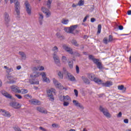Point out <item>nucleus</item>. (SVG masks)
Instances as JSON below:
<instances>
[{
    "label": "nucleus",
    "mask_w": 131,
    "mask_h": 131,
    "mask_svg": "<svg viewBox=\"0 0 131 131\" xmlns=\"http://www.w3.org/2000/svg\"><path fill=\"white\" fill-rule=\"evenodd\" d=\"M39 76V74L37 73H33L32 75H31V77H32V79H30L29 80L30 83L31 84H39V82L38 81H35L34 78H35V77H38Z\"/></svg>",
    "instance_id": "20e7f679"
},
{
    "label": "nucleus",
    "mask_w": 131,
    "mask_h": 131,
    "mask_svg": "<svg viewBox=\"0 0 131 131\" xmlns=\"http://www.w3.org/2000/svg\"><path fill=\"white\" fill-rule=\"evenodd\" d=\"M88 77L90 79V80H92V81H94V82H96V83H98L99 84V82L100 80V79L95 77V74H89L88 75Z\"/></svg>",
    "instance_id": "1a4fd4ad"
},
{
    "label": "nucleus",
    "mask_w": 131,
    "mask_h": 131,
    "mask_svg": "<svg viewBox=\"0 0 131 131\" xmlns=\"http://www.w3.org/2000/svg\"><path fill=\"white\" fill-rule=\"evenodd\" d=\"M122 116V113L121 112H119V114L117 115V117L120 118Z\"/></svg>",
    "instance_id": "13d9d810"
},
{
    "label": "nucleus",
    "mask_w": 131,
    "mask_h": 131,
    "mask_svg": "<svg viewBox=\"0 0 131 131\" xmlns=\"http://www.w3.org/2000/svg\"><path fill=\"white\" fill-rule=\"evenodd\" d=\"M73 103L74 105V106H76V107H77V106L78 105V104L79 103V102H78V101L76 100H73Z\"/></svg>",
    "instance_id": "ea45409f"
},
{
    "label": "nucleus",
    "mask_w": 131,
    "mask_h": 131,
    "mask_svg": "<svg viewBox=\"0 0 131 131\" xmlns=\"http://www.w3.org/2000/svg\"><path fill=\"white\" fill-rule=\"evenodd\" d=\"M16 69H17V70H20V69H21V66H17Z\"/></svg>",
    "instance_id": "338daca9"
},
{
    "label": "nucleus",
    "mask_w": 131,
    "mask_h": 131,
    "mask_svg": "<svg viewBox=\"0 0 131 131\" xmlns=\"http://www.w3.org/2000/svg\"><path fill=\"white\" fill-rule=\"evenodd\" d=\"M4 21L6 24H8L10 22V15L7 12H5L4 13Z\"/></svg>",
    "instance_id": "dca6fc26"
},
{
    "label": "nucleus",
    "mask_w": 131,
    "mask_h": 131,
    "mask_svg": "<svg viewBox=\"0 0 131 131\" xmlns=\"http://www.w3.org/2000/svg\"><path fill=\"white\" fill-rule=\"evenodd\" d=\"M78 108H79L80 109H81L82 110H83L84 109V107H83V105L80 104V103H79V104L76 106Z\"/></svg>",
    "instance_id": "e433bc0d"
},
{
    "label": "nucleus",
    "mask_w": 131,
    "mask_h": 131,
    "mask_svg": "<svg viewBox=\"0 0 131 131\" xmlns=\"http://www.w3.org/2000/svg\"><path fill=\"white\" fill-rule=\"evenodd\" d=\"M52 2H53V0H48L47 3V8H48V9L51 8V5H52Z\"/></svg>",
    "instance_id": "bb28decb"
},
{
    "label": "nucleus",
    "mask_w": 131,
    "mask_h": 131,
    "mask_svg": "<svg viewBox=\"0 0 131 131\" xmlns=\"http://www.w3.org/2000/svg\"><path fill=\"white\" fill-rule=\"evenodd\" d=\"M69 66L71 69H72L73 68V61H71L69 62Z\"/></svg>",
    "instance_id": "c9c22d12"
},
{
    "label": "nucleus",
    "mask_w": 131,
    "mask_h": 131,
    "mask_svg": "<svg viewBox=\"0 0 131 131\" xmlns=\"http://www.w3.org/2000/svg\"><path fill=\"white\" fill-rule=\"evenodd\" d=\"M119 30H122L123 29V26H119Z\"/></svg>",
    "instance_id": "e2e57ef3"
},
{
    "label": "nucleus",
    "mask_w": 131,
    "mask_h": 131,
    "mask_svg": "<svg viewBox=\"0 0 131 131\" xmlns=\"http://www.w3.org/2000/svg\"><path fill=\"white\" fill-rule=\"evenodd\" d=\"M70 97L69 96H64V98L61 99L62 101H64L65 102H67V101H70Z\"/></svg>",
    "instance_id": "a878e982"
},
{
    "label": "nucleus",
    "mask_w": 131,
    "mask_h": 131,
    "mask_svg": "<svg viewBox=\"0 0 131 131\" xmlns=\"http://www.w3.org/2000/svg\"><path fill=\"white\" fill-rule=\"evenodd\" d=\"M118 89L120 91H122L123 93H125V91H126V88H124V86L123 85H119L118 86Z\"/></svg>",
    "instance_id": "5701e85b"
},
{
    "label": "nucleus",
    "mask_w": 131,
    "mask_h": 131,
    "mask_svg": "<svg viewBox=\"0 0 131 131\" xmlns=\"http://www.w3.org/2000/svg\"><path fill=\"white\" fill-rule=\"evenodd\" d=\"M103 43H105V45H107L108 42H110L109 40L106 37L104 38L103 39Z\"/></svg>",
    "instance_id": "f704fd0d"
},
{
    "label": "nucleus",
    "mask_w": 131,
    "mask_h": 131,
    "mask_svg": "<svg viewBox=\"0 0 131 131\" xmlns=\"http://www.w3.org/2000/svg\"><path fill=\"white\" fill-rule=\"evenodd\" d=\"M10 106L15 108V109H18V108H20V103L16 102H12L10 103Z\"/></svg>",
    "instance_id": "f3484780"
},
{
    "label": "nucleus",
    "mask_w": 131,
    "mask_h": 131,
    "mask_svg": "<svg viewBox=\"0 0 131 131\" xmlns=\"http://www.w3.org/2000/svg\"><path fill=\"white\" fill-rule=\"evenodd\" d=\"M100 60H99V59H96V58H94V59H93V62L94 63V64H96V65H97L100 61Z\"/></svg>",
    "instance_id": "4c0bfd02"
},
{
    "label": "nucleus",
    "mask_w": 131,
    "mask_h": 131,
    "mask_svg": "<svg viewBox=\"0 0 131 131\" xmlns=\"http://www.w3.org/2000/svg\"><path fill=\"white\" fill-rule=\"evenodd\" d=\"M40 75L42 76V78L45 82L50 83V79L47 77V74L46 72H42L40 74Z\"/></svg>",
    "instance_id": "ddd939ff"
},
{
    "label": "nucleus",
    "mask_w": 131,
    "mask_h": 131,
    "mask_svg": "<svg viewBox=\"0 0 131 131\" xmlns=\"http://www.w3.org/2000/svg\"><path fill=\"white\" fill-rule=\"evenodd\" d=\"M74 56H76V57H80V54H79L77 52H75L74 53Z\"/></svg>",
    "instance_id": "09e8293b"
},
{
    "label": "nucleus",
    "mask_w": 131,
    "mask_h": 131,
    "mask_svg": "<svg viewBox=\"0 0 131 131\" xmlns=\"http://www.w3.org/2000/svg\"><path fill=\"white\" fill-rule=\"evenodd\" d=\"M52 126L53 127H59V125L56 124V123H54L52 125Z\"/></svg>",
    "instance_id": "6e6d98bb"
},
{
    "label": "nucleus",
    "mask_w": 131,
    "mask_h": 131,
    "mask_svg": "<svg viewBox=\"0 0 131 131\" xmlns=\"http://www.w3.org/2000/svg\"><path fill=\"white\" fill-rule=\"evenodd\" d=\"M62 48L63 49H64L66 52H68L69 54H71V55H73V51L72 50V49L67 46L66 45H63L62 46Z\"/></svg>",
    "instance_id": "2eb2a0df"
},
{
    "label": "nucleus",
    "mask_w": 131,
    "mask_h": 131,
    "mask_svg": "<svg viewBox=\"0 0 131 131\" xmlns=\"http://www.w3.org/2000/svg\"><path fill=\"white\" fill-rule=\"evenodd\" d=\"M37 110L39 112H40L41 113H47V111L43 110V108L41 107H37Z\"/></svg>",
    "instance_id": "393cba45"
},
{
    "label": "nucleus",
    "mask_w": 131,
    "mask_h": 131,
    "mask_svg": "<svg viewBox=\"0 0 131 131\" xmlns=\"http://www.w3.org/2000/svg\"><path fill=\"white\" fill-rule=\"evenodd\" d=\"M98 84H102V86H105V88H110L111 85L113 84L112 81H107L106 82H103L102 80H100Z\"/></svg>",
    "instance_id": "6e6552de"
},
{
    "label": "nucleus",
    "mask_w": 131,
    "mask_h": 131,
    "mask_svg": "<svg viewBox=\"0 0 131 131\" xmlns=\"http://www.w3.org/2000/svg\"><path fill=\"white\" fill-rule=\"evenodd\" d=\"M20 91L22 94H27V93H28V90L26 89H21Z\"/></svg>",
    "instance_id": "a19ab883"
},
{
    "label": "nucleus",
    "mask_w": 131,
    "mask_h": 131,
    "mask_svg": "<svg viewBox=\"0 0 131 131\" xmlns=\"http://www.w3.org/2000/svg\"><path fill=\"white\" fill-rule=\"evenodd\" d=\"M54 95H56V90L54 89H51L47 91V95L49 98V100L53 102L55 100Z\"/></svg>",
    "instance_id": "f03ea898"
},
{
    "label": "nucleus",
    "mask_w": 131,
    "mask_h": 131,
    "mask_svg": "<svg viewBox=\"0 0 131 131\" xmlns=\"http://www.w3.org/2000/svg\"><path fill=\"white\" fill-rule=\"evenodd\" d=\"M25 5L27 14L28 15H31V7H30V5H29V3L27 1L25 2Z\"/></svg>",
    "instance_id": "f8f14e48"
},
{
    "label": "nucleus",
    "mask_w": 131,
    "mask_h": 131,
    "mask_svg": "<svg viewBox=\"0 0 131 131\" xmlns=\"http://www.w3.org/2000/svg\"><path fill=\"white\" fill-rule=\"evenodd\" d=\"M99 110L100 111H101V112H102L103 115H104L105 117H107V118H111V115L110 114V113H109L107 108H105L102 107V106H100Z\"/></svg>",
    "instance_id": "423d86ee"
},
{
    "label": "nucleus",
    "mask_w": 131,
    "mask_h": 131,
    "mask_svg": "<svg viewBox=\"0 0 131 131\" xmlns=\"http://www.w3.org/2000/svg\"><path fill=\"white\" fill-rule=\"evenodd\" d=\"M71 42L72 45H74V46H75V47H79V44L77 43V41H76V40H72L71 41Z\"/></svg>",
    "instance_id": "c85d7f7f"
},
{
    "label": "nucleus",
    "mask_w": 131,
    "mask_h": 131,
    "mask_svg": "<svg viewBox=\"0 0 131 131\" xmlns=\"http://www.w3.org/2000/svg\"><path fill=\"white\" fill-rule=\"evenodd\" d=\"M76 73L78 74L79 73V67H78V66H76Z\"/></svg>",
    "instance_id": "5fc2aeb1"
},
{
    "label": "nucleus",
    "mask_w": 131,
    "mask_h": 131,
    "mask_svg": "<svg viewBox=\"0 0 131 131\" xmlns=\"http://www.w3.org/2000/svg\"><path fill=\"white\" fill-rule=\"evenodd\" d=\"M56 36H57L58 38H60V37H62V36H61V35L60 34V33H56Z\"/></svg>",
    "instance_id": "bf43d9fd"
},
{
    "label": "nucleus",
    "mask_w": 131,
    "mask_h": 131,
    "mask_svg": "<svg viewBox=\"0 0 131 131\" xmlns=\"http://www.w3.org/2000/svg\"><path fill=\"white\" fill-rule=\"evenodd\" d=\"M69 22V20L68 19H65L64 18L62 19L61 21V23L62 24H64V25H67Z\"/></svg>",
    "instance_id": "c756f323"
},
{
    "label": "nucleus",
    "mask_w": 131,
    "mask_h": 131,
    "mask_svg": "<svg viewBox=\"0 0 131 131\" xmlns=\"http://www.w3.org/2000/svg\"><path fill=\"white\" fill-rule=\"evenodd\" d=\"M39 129H40V130H42V131H48V130H47V129H46L42 127H39Z\"/></svg>",
    "instance_id": "4d7b16f0"
},
{
    "label": "nucleus",
    "mask_w": 131,
    "mask_h": 131,
    "mask_svg": "<svg viewBox=\"0 0 131 131\" xmlns=\"http://www.w3.org/2000/svg\"><path fill=\"white\" fill-rule=\"evenodd\" d=\"M74 93H75V96H76V97H78V91H77V90L75 89L74 90Z\"/></svg>",
    "instance_id": "49530a36"
},
{
    "label": "nucleus",
    "mask_w": 131,
    "mask_h": 131,
    "mask_svg": "<svg viewBox=\"0 0 131 131\" xmlns=\"http://www.w3.org/2000/svg\"><path fill=\"white\" fill-rule=\"evenodd\" d=\"M1 93L2 95L6 98H8L9 99H12V95H10V94L8 93V92H7L6 91H2Z\"/></svg>",
    "instance_id": "412c9836"
},
{
    "label": "nucleus",
    "mask_w": 131,
    "mask_h": 131,
    "mask_svg": "<svg viewBox=\"0 0 131 131\" xmlns=\"http://www.w3.org/2000/svg\"><path fill=\"white\" fill-rule=\"evenodd\" d=\"M30 102L32 103V105H40V104H41L40 101L36 99H32L30 100Z\"/></svg>",
    "instance_id": "6ab92c4d"
},
{
    "label": "nucleus",
    "mask_w": 131,
    "mask_h": 131,
    "mask_svg": "<svg viewBox=\"0 0 131 131\" xmlns=\"http://www.w3.org/2000/svg\"><path fill=\"white\" fill-rule=\"evenodd\" d=\"M83 5H84V1L82 0H80L78 3V6H79L80 7L81 6H83Z\"/></svg>",
    "instance_id": "2f4dec72"
},
{
    "label": "nucleus",
    "mask_w": 131,
    "mask_h": 131,
    "mask_svg": "<svg viewBox=\"0 0 131 131\" xmlns=\"http://www.w3.org/2000/svg\"><path fill=\"white\" fill-rule=\"evenodd\" d=\"M53 59L54 60L55 64H56L57 66H61V63H60V59L56 53L53 54Z\"/></svg>",
    "instance_id": "9b49d317"
},
{
    "label": "nucleus",
    "mask_w": 131,
    "mask_h": 131,
    "mask_svg": "<svg viewBox=\"0 0 131 131\" xmlns=\"http://www.w3.org/2000/svg\"><path fill=\"white\" fill-rule=\"evenodd\" d=\"M63 74L66 76L67 79L70 81H75V77L66 70V68H63Z\"/></svg>",
    "instance_id": "f257e3e1"
},
{
    "label": "nucleus",
    "mask_w": 131,
    "mask_h": 131,
    "mask_svg": "<svg viewBox=\"0 0 131 131\" xmlns=\"http://www.w3.org/2000/svg\"><path fill=\"white\" fill-rule=\"evenodd\" d=\"M78 27V25H73L71 26L70 27L64 28V31L67 33H72L73 34V31Z\"/></svg>",
    "instance_id": "39448f33"
},
{
    "label": "nucleus",
    "mask_w": 131,
    "mask_h": 131,
    "mask_svg": "<svg viewBox=\"0 0 131 131\" xmlns=\"http://www.w3.org/2000/svg\"><path fill=\"white\" fill-rule=\"evenodd\" d=\"M4 68H5V69H6V70H7V71H9V69H10L9 67L6 66H4Z\"/></svg>",
    "instance_id": "0e129e2a"
},
{
    "label": "nucleus",
    "mask_w": 131,
    "mask_h": 131,
    "mask_svg": "<svg viewBox=\"0 0 131 131\" xmlns=\"http://www.w3.org/2000/svg\"><path fill=\"white\" fill-rule=\"evenodd\" d=\"M0 112H2V115L5 116L6 117H11V114L9 112H7L4 110H1Z\"/></svg>",
    "instance_id": "a211bd4d"
},
{
    "label": "nucleus",
    "mask_w": 131,
    "mask_h": 131,
    "mask_svg": "<svg viewBox=\"0 0 131 131\" xmlns=\"http://www.w3.org/2000/svg\"><path fill=\"white\" fill-rule=\"evenodd\" d=\"M14 71V70H13L12 68H10L9 69L8 71H6V72H7V73H10V72H13Z\"/></svg>",
    "instance_id": "de8ad7c7"
},
{
    "label": "nucleus",
    "mask_w": 131,
    "mask_h": 131,
    "mask_svg": "<svg viewBox=\"0 0 131 131\" xmlns=\"http://www.w3.org/2000/svg\"><path fill=\"white\" fill-rule=\"evenodd\" d=\"M41 11L42 12H43V13H45V14H46L47 18H49V17L51 16V12L50 11V10H49V9L45 7H42Z\"/></svg>",
    "instance_id": "4468645a"
},
{
    "label": "nucleus",
    "mask_w": 131,
    "mask_h": 131,
    "mask_svg": "<svg viewBox=\"0 0 131 131\" xmlns=\"http://www.w3.org/2000/svg\"><path fill=\"white\" fill-rule=\"evenodd\" d=\"M89 60H92V61H93L95 58L93 55H90L89 56Z\"/></svg>",
    "instance_id": "37998d69"
},
{
    "label": "nucleus",
    "mask_w": 131,
    "mask_h": 131,
    "mask_svg": "<svg viewBox=\"0 0 131 131\" xmlns=\"http://www.w3.org/2000/svg\"><path fill=\"white\" fill-rule=\"evenodd\" d=\"M97 68H98V69H103V66H102V62H98L97 64Z\"/></svg>",
    "instance_id": "7c9ffc66"
},
{
    "label": "nucleus",
    "mask_w": 131,
    "mask_h": 131,
    "mask_svg": "<svg viewBox=\"0 0 131 131\" xmlns=\"http://www.w3.org/2000/svg\"><path fill=\"white\" fill-rule=\"evenodd\" d=\"M69 105V102L68 101H63V106H67Z\"/></svg>",
    "instance_id": "8fccbe9b"
},
{
    "label": "nucleus",
    "mask_w": 131,
    "mask_h": 131,
    "mask_svg": "<svg viewBox=\"0 0 131 131\" xmlns=\"http://www.w3.org/2000/svg\"><path fill=\"white\" fill-rule=\"evenodd\" d=\"M64 98V96H61L60 97V100L61 102H64V100H62V99Z\"/></svg>",
    "instance_id": "69168bd1"
},
{
    "label": "nucleus",
    "mask_w": 131,
    "mask_h": 131,
    "mask_svg": "<svg viewBox=\"0 0 131 131\" xmlns=\"http://www.w3.org/2000/svg\"><path fill=\"white\" fill-rule=\"evenodd\" d=\"M58 76H59V78L61 79H63V74L61 72H59L58 73Z\"/></svg>",
    "instance_id": "79ce46f5"
},
{
    "label": "nucleus",
    "mask_w": 131,
    "mask_h": 131,
    "mask_svg": "<svg viewBox=\"0 0 131 131\" xmlns=\"http://www.w3.org/2000/svg\"><path fill=\"white\" fill-rule=\"evenodd\" d=\"M20 2L16 0L14 1V11L16 13V15L18 18L20 16Z\"/></svg>",
    "instance_id": "7ed1b4c3"
},
{
    "label": "nucleus",
    "mask_w": 131,
    "mask_h": 131,
    "mask_svg": "<svg viewBox=\"0 0 131 131\" xmlns=\"http://www.w3.org/2000/svg\"><path fill=\"white\" fill-rule=\"evenodd\" d=\"M127 15H131V10H128L127 13Z\"/></svg>",
    "instance_id": "774afa93"
},
{
    "label": "nucleus",
    "mask_w": 131,
    "mask_h": 131,
    "mask_svg": "<svg viewBox=\"0 0 131 131\" xmlns=\"http://www.w3.org/2000/svg\"><path fill=\"white\" fill-rule=\"evenodd\" d=\"M89 17H90V15H86L83 20V23L85 22V21H86V20H87L88 18H89Z\"/></svg>",
    "instance_id": "603ef678"
},
{
    "label": "nucleus",
    "mask_w": 131,
    "mask_h": 131,
    "mask_svg": "<svg viewBox=\"0 0 131 131\" xmlns=\"http://www.w3.org/2000/svg\"><path fill=\"white\" fill-rule=\"evenodd\" d=\"M24 98H25V99H31V98H32V96H31V95H29V94H26L25 95H24Z\"/></svg>",
    "instance_id": "58836bf2"
},
{
    "label": "nucleus",
    "mask_w": 131,
    "mask_h": 131,
    "mask_svg": "<svg viewBox=\"0 0 131 131\" xmlns=\"http://www.w3.org/2000/svg\"><path fill=\"white\" fill-rule=\"evenodd\" d=\"M112 40H113V37L112 35H110L108 36V41L111 42L112 41Z\"/></svg>",
    "instance_id": "a18cd8bd"
},
{
    "label": "nucleus",
    "mask_w": 131,
    "mask_h": 131,
    "mask_svg": "<svg viewBox=\"0 0 131 131\" xmlns=\"http://www.w3.org/2000/svg\"><path fill=\"white\" fill-rule=\"evenodd\" d=\"M10 89L13 93H15V94H20L21 91L20 89H19V87H18L17 85H11L10 86Z\"/></svg>",
    "instance_id": "9d476101"
},
{
    "label": "nucleus",
    "mask_w": 131,
    "mask_h": 131,
    "mask_svg": "<svg viewBox=\"0 0 131 131\" xmlns=\"http://www.w3.org/2000/svg\"><path fill=\"white\" fill-rule=\"evenodd\" d=\"M124 123H128V119H124Z\"/></svg>",
    "instance_id": "680f3d73"
},
{
    "label": "nucleus",
    "mask_w": 131,
    "mask_h": 131,
    "mask_svg": "<svg viewBox=\"0 0 131 131\" xmlns=\"http://www.w3.org/2000/svg\"><path fill=\"white\" fill-rule=\"evenodd\" d=\"M15 97H16V98H17V99H22V96L19 95V94H15Z\"/></svg>",
    "instance_id": "3c124183"
},
{
    "label": "nucleus",
    "mask_w": 131,
    "mask_h": 131,
    "mask_svg": "<svg viewBox=\"0 0 131 131\" xmlns=\"http://www.w3.org/2000/svg\"><path fill=\"white\" fill-rule=\"evenodd\" d=\"M62 61L63 63H65L67 61V58H66V56H63L62 57Z\"/></svg>",
    "instance_id": "c03bdc74"
},
{
    "label": "nucleus",
    "mask_w": 131,
    "mask_h": 131,
    "mask_svg": "<svg viewBox=\"0 0 131 131\" xmlns=\"http://www.w3.org/2000/svg\"><path fill=\"white\" fill-rule=\"evenodd\" d=\"M34 71H41L42 70H45V67L41 66V67H34L33 68Z\"/></svg>",
    "instance_id": "4be33fe9"
},
{
    "label": "nucleus",
    "mask_w": 131,
    "mask_h": 131,
    "mask_svg": "<svg viewBox=\"0 0 131 131\" xmlns=\"http://www.w3.org/2000/svg\"><path fill=\"white\" fill-rule=\"evenodd\" d=\"M38 21L40 25H42L43 22V15L41 13H39Z\"/></svg>",
    "instance_id": "aec40b11"
},
{
    "label": "nucleus",
    "mask_w": 131,
    "mask_h": 131,
    "mask_svg": "<svg viewBox=\"0 0 131 131\" xmlns=\"http://www.w3.org/2000/svg\"><path fill=\"white\" fill-rule=\"evenodd\" d=\"M52 51L54 52V54H56V53H58V47H57V46H55L53 48Z\"/></svg>",
    "instance_id": "72a5a7b5"
},
{
    "label": "nucleus",
    "mask_w": 131,
    "mask_h": 131,
    "mask_svg": "<svg viewBox=\"0 0 131 131\" xmlns=\"http://www.w3.org/2000/svg\"><path fill=\"white\" fill-rule=\"evenodd\" d=\"M95 21H96V19L95 18H91V22H92V23L95 22Z\"/></svg>",
    "instance_id": "052dcab7"
},
{
    "label": "nucleus",
    "mask_w": 131,
    "mask_h": 131,
    "mask_svg": "<svg viewBox=\"0 0 131 131\" xmlns=\"http://www.w3.org/2000/svg\"><path fill=\"white\" fill-rule=\"evenodd\" d=\"M53 81L55 86L59 89V90H65V91H67V88H64L60 82H58L57 80L53 79Z\"/></svg>",
    "instance_id": "0eeeda50"
},
{
    "label": "nucleus",
    "mask_w": 131,
    "mask_h": 131,
    "mask_svg": "<svg viewBox=\"0 0 131 131\" xmlns=\"http://www.w3.org/2000/svg\"><path fill=\"white\" fill-rule=\"evenodd\" d=\"M82 79L84 83H85L86 84H90V80L86 78V77H85L84 76H82Z\"/></svg>",
    "instance_id": "b1692460"
},
{
    "label": "nucleus",
    "mask_w": 131,
    "mask_h": 131,
    "mask_svg": "<svg viewBox=\"0 0 131 131\" xmlns=\"http://www.w3.org/2000/svg\"><path fill=\"white\" fill-rule=\"evenodd\" d=\"M102 29V25H98V31L97 33L100 34L101 33V30Z\"/></svg>",
    "instance_id": "473e14b6"
},
{
    "label": "nucleus",
    "mask_w": 131,
    "mask_h": 131,
    "mask_svg": "<svg viewBox=\"0 0 131 131\" xmlns=\"http://www.w3.org/2000/svg\"><path fill=\"white\" fill-rule=\"evenodd\" d=\"M19 55L21 56L23 60H25L26 59V55L24 52H19Z\"/></svg>",
    "instance_id": "cd10ccee"
},
{
    "label": "nucleus",
    "mask_w": 131,
    "mask_h": 131,
    "mask_svg": "<svg viewBox=\"0 0 131 131\" xmlns=\"http://www.w3.org/2000/svg\"><path fill=\"white\" fill-rule=\"evenodd\" d=\"M13 128L15 131H21V129H20L19 127H14Z\"/></svg>",
    "instance_id": "864d4df0"
}]
</instances>
